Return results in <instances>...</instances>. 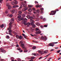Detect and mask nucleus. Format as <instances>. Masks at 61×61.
Listing matches in <instances>:
<instances>
[{
  "instance_id": "nucleus-14",
  "label": "nucleus",
  "mask_w": 61,
  "mask_h": 61,
  "mask_svg": "<svg viewBox=\"0 0 61 61\" xmlns=\"http://www.w3.org/2000/svg\"><path fill=\"white\" fill-rule=\"evenodd\" d=\"M32 55H34V56H37V55H38V54H36L35 53H33Z\"/></svg>"
},
{
  "instance_id": "nucleus-8",
  "label": "nucleus",
  "mask_w": 61,
  "mask_h": 61,
  "mask_svg": "<svg viewBox=\"0 0 61 61\" xmlns=\"http://www.w3.org/2000/svg\"><path fill=\"white\" fill-rule=\"evenodd\" d=\"M28 7H26L24 9H23L22 10V11L23 12H24V11H25V10H27L28 9Z\"/></svg>"
},
{
  "instance_id": "nucleus-33",
  "label": "nucleus",
  "mask_w": 61,
  "mask_h": 61,
  "mask_svg": "<svg viewBox=\"0 0 61 61\" xmlns=\"http://www.w3.org/2000/svg\"><path fill=\"white\" fill-rule=\"evenodd\" d=\"M16 7V5H15L13 6V8H15Z\"/></svg>"
},
{
  "instance_id": "nucleus-23",
  "label": "nucleus",
  "mask_w": 61,
  "mask_h": 61,
  "mask_svg": "<svg viewBox=\"0 0 61 61\" xmlns=\"http://www.w3.org/2000/svg\"><path fill=\"white\" fill-rule=\"evenodd\" d=\"M11 8V6L10 5L8 7V9H10Z\"/></svg>"
},
{
  "instance_id": "nucleus-5",
  "label": "nucleus",
  "mask_w": 61,
  "mask_h": 61,
  "mask_svg": "<svg viewBox=\"0 0 61 61\" xmlns=\"http://www.w3.org/2000/svg\"><path fill=\"white\" fill-rule=\"evenodd\" d=\"M30 25H32L34 24V23H35V21L33 20H31L30 21Z\"/></svg>"
},
{
  "instance_id": "nucleus-1",
  "label": "nucleus",
  "mask_w": 61,
  "mask_h": 61,
  "mask_svg": "<svg viewBox=\"0 0 61 61\" xmlns=\"http://www.w3.org/2000/svg\"><path fill=\"white\" fill-rule=\"evenodd\" d=\"M14 20H15V19L13 18H12L11 19V21H10V23L9 24V26H10V27H12V26H13V25H12V24L14 22Z\"/></svg>"
},
{
  "instance_id": "nucleus-35",
  "label": "nucleus",
  "mask_w": 61,
  "mask_h": 61,
  "mask_svg": "<svg viewBox=\"0 0 61 61\" xmlns=\"http://www.w3.org/2000/svg\"><path fill=\"white\" fill-rule=\"evenodd\" d=\"M47 25H45L44 26V27H46L47 26Z\"/></svg>"
},
{
  "instance_id": "nucleus-38",
  "label": "nucleus",
  "mask_w": 61,
  "mask_h": 61,
  "mask_svg": "<svg viewBox=\"0 0 61 61\" xmlns=\"http://www.w3.org/2000/svg\"><path fill=\"white\" fill-rule=\"evenodd\" d=\"M40 10H41V11H43V10H44V9L43 8H40Z\"/></svg>"
},
{
  "instance_id": "nucleus-26",
  "label": "nucleus",
  "mask_w": 61,
  "mask_h": 61,
  "mask_svg": "<svg viewBox=\"0 0 61 61\" xmlns=\"http://www.w3.org/2000/svg\"><path fill=\"white\" fill-rule=\"evenodd\" d=\"M13 14H11L10 15L9 17H12L13 16Z\"/></svg>"
},
{
  "instance_id": "nucleus-3",
  "label": "nucleus",
  "mask_w": 61,
  "mask_h": 61,
  "mask_svg": "<svg viewBox=\"0 0 61 61\" xmlns=\"http://www.w3.org/2000/svg\"><path fill=\"white\" fill-rule=\"evenodd\" d=\"M51 13L50 14V15H54L56 14V10H55L54 11H52L51 12ZM53 12V13L52 12Z\"/></svg>"
},
{
  "instance_id": "nucleus-49",
  "label": "nucleus",
  "mask_w": 61,
  "mask_h": 61,
  "mask_svg": "<svg viewBox=\"0 0 61 61\" xmlns=\"http://www.w3.org/2000/svg\"><path fill=\"white\" fill-rule=\"evenodd\" d=\"M11 59H12L11 61H14V60H13L12 59H14V58L12 57L11 58Z\"/></svg>"
},
{
  "instance_id": "nucleus-37",
  "label": "nucleus",
  "mask_w": 61,
  "mask_h": 61,
  "mask_svg": "<svg viewBox=\"0 0 61 61\" xmlns=\"http://www.w3.org/2000/svg\"><path fill=\"white\" fill-rule=\"evenodd\" d=\"M22 16L23 17H25V15L24 14H23L22 15Z\"/></svg>"
},
{
  "instance_id": "nucleus-43",
  "label": "nucleus",
  "mask_w": 61,
  "mask_h": 61,
  "mask_svg": "<svg viewBox=\"0 0 61 61\" xmlns=\"http://www.w3.org/2000/svg\"><path fill=\"white\" fill-rule=\"evenodd\" d=\"M9 35H10L11 36H13V35L12 34V33H9Z\"/></svg>"
},
{
  "instance_id": "nucleus-36",
  "label": "nucleus",
  "mask_w": 61,
  "mask_h": 61,
  "mask_svg": "<svg viewBox=\"0 0 61 61\" xmlns=\"http://www.w3.org/2000/svg\"><path fill=\"white\" fill-rule=\"evenodd\" d=\"M35 58V57H32L31 58V59H34Z\"/></svg>"
},
{
  "instance_id": "nucleus-19",
  "label": "nucleus",
  "mask_w": 61,
  "mask_h": 61,
  "mask_svg": "<svg viewBox=\"0 0 61 61\" xmlns=\"http://www.w3.org/2000/svg\"><path fill=\"white\" fill-rule=\"evenodd\" d=\"M27 26H29V25H30V23L29 22L28 23H27Z\"/></svg>"
},
{
  "instance_id": "nucleus-60",
  "label": "nucleus",
  "mask_w": 61,
  "mask_h": 61,
  "mask_svg": "<svg viewBox=\"0 0 61 61\" xmlns=\"http://www.w3.org/2000/svg\"><path fill=\"white\" fill-rule=\"evenodd\" d=\"M8 11H6L5 12V14H7V13H8Z\"/></svg>"
},
{
  "instance_id": "nucleus-46",
  "label": "nucleus",
  "mask_w": 61,
  "mask_h": 61,
  "mask_svg": "<svg viewBox=\"0 0 61 61\" xmlns=\"http://www.w3.org/2000/svg\"><path fill=\"white\" fill-rule=\"evenodd\" d=\"M26 36H26L25 35L24 36V38L25 39L26 38Z\"/></svg>"
},
{
  "instance_id": "nucleus-9",
  "label": "nucleus",
  "mask_w": 61,
  "mask_h": 61,
  "mask_svg": "<svg viewBox=\"0 0 61 61\" xmlns=\"http://www.w3.org/2000/svg\"><path fill=\"white\" fill-rule=\"evenodd\" d=\"M20 46H22L23 49H24V50H25V49H26V48H25V47L24 46V44H21Z\"/></svg>"
},
{
  "instance_id": "nucleus-42",
  "label": "nucleus",
  "mask_w": 61,
  "mask_h": 61,
  "mask_svg": "<svg viewBox=\"0 0 61 61\" xmlns=\"http://www.w3.org/2000/svg\"><path fill=\"white\" fill-rule=\"evenodd\" d=\"M44 37L43 36H42L41 37V39H42V40H44Z\"/></svg>"
},
{
  "instance_id": "nucleus-20",
  "label": "nucleus",
  "mask_w": 61,
  "mask_h": 61,
  "mask_svg": "<svg viewBox=\"0 0 61 61\" xmlns=\"http://www.w3.org/2000/svg\"><path fill=\"white\" fill-rule=\"evenodd\" d=\"M32 9H29L28 10V11L29 12H31L32 11Z\"/></svg>"
},
{
  "instance_id": "nucleus-61",
  "label": "nucleus",
  "mask_w": 61,
  "mask_h": 61,
  "mask_svg": "<svg viewBox=\"0 0 61 61\" xmlns=\"http://www.w3.org/2000/svg\"><path fill=\"white\" fill-rule=\"evenodd\" d=\"M40 18V19H43V17L41 16V17Z\"/></svg>"
},
{
  "instance_id": "nucleus-55",
  "label": "nucleus",
  "mask_w": 61,
  "mask_h": 61,
  "mask_svg": "<svg viewBox=\"0 0 61 61\" xmlns=\"http://www.w3.org/2000/svg\"><path fill=\"white\" fill-rule=\"evenodd\" d=\"M36 25H37L38 26V22L36 23Z\"/></svg>"
},
{
  "instance_id": "nucleus-34",
  "label": "nucleus",
  "mask_w": 61,
  "mask_h": 61,
  "mask_svg": "<svg viewBox=\"0 0 61 61\" xmlns=\"http://www.w3.org/2000/svg\"><path fill=\"white\" fill-rule=\"evenodd\" d=\"M12 4V5H15V2H12L11 3Z\"/></svg>"
},
{
  "instance_id": "nucleus-16",
  "label": "nucleus",
  "mask_w": 61,
  "mask_h": 61,
  "mask_svg": "<svg viewBox=\"0 0 61 61\" xmlns=\"http://www.w3.org/2000/svg\"><path fill=\"white\" fill-rule=\"evenodd\" d=\"M15 12V10L14 9L11 12V13L12 14H14V13Z\"/></svg>"
},
{
  "instance_id": "nucleus-15",
  "label": "nucleus",
  "mask_w": 61,
  "mask_h": 61,
  "mask_svg": "<svg viewBox=\"0 0 61 61\" xmlns=\"http://www.w3.org/2000/svg\"><path fill=\"white\" fill-rule=\"evenodd\" d=\"M27 21V19L26 18H25L24 19V22H26Z\"/></svg>"
},
{
  "instance_id": "nucleus-40",
  "label": "nucleus",
  "mask_w": 61,
  "mask_h": 61,
  "mask_svg": "<svg viewBox=\"0 0 61 61\" xmlns=\"http://www.w3.org/2000/svg\"><path fill=\"white\" fill-rule=\"evenodd\" d=\"M47 53V51H44V53L45 54H46V53Z\"/></svg>"
},
{
  "instance_id": "nucleus-4",
  "label": "nucleus",
  "mask_w": 61,
  "mask_h": 61,
  "mask_svg": "<svg viewBox=\"0 0 61 61\" xmlns=\"http://www.w3.org/2000/svg\"><path fill=\"white\" fill-rule=\"evenodd\" d=\"M27 17L28 19H30V20H32V19H34V18H33V17H32V16H30L29 15H28L27 16Z\"/></svg>"
},
{
  "instance_id": "nucleus-25",
  "label": "nucleus",
  "mask_w": 61,
  "mask_h": 61,
  "mask_svg": "<svg viewBox=\"0 0 61 61\" xmlns=\"http://www.w3.org/2000/svg\"><path fill=\"white\" fill-rule=\"evenodd\" d=\"M46 39H47V38L46 37H45L43 39V40H46Z\"/></svg>"
},
{
  "instance_id": "nucleus-63",
  "label": "nucleus",
  "mask_w": 61,
  "mask_h": 61,
  "mask_svg": "<svg viewBox=\"0 0 61 61\" xmlns=\"http://www.w3.org/2000/svg\"><path fill=\"white\" fill-rule=\"evenodd\" d=\"M43 21H45V20H46V19L44 18L43 19Z\"/></svg>"
},
{
  "instance_id": "nucleus-13",
  "label": "nucleus",
  "mask_w": 61,
  "mask_h": 61,
  "mask_svg": "<svg viewBox=\"0 0 61 61\" xmlns=\"http://www.w3.org/2000/svg\"><path fill=\"white\" fill-rule=\"evenodd\" d=\"M32 25V26L33 28H35L36 27V25L35 24H34Z\"/></svg>"
},
{
  "instance_id": "nucleus-28",
  "label": "nucleus",
  "mask_w": 61,
  "mask_h": 61,
  "mask_svg": "<svg viewBox=\"0 0 61 61\" xmlns=\"http://www.w3.org/2000/svg\"><path fill=\"white\" fill-rule=\"evenodd\" d=\"M28 7L29 8H31L32 7V6H31V5H28Z\"/></svg>"
},
{
  "instance_id": "nucleus-31",
  "label": "nucleus",
  "mask_w": 61,
  "mask_h": 61,
  "mask_svg": "<svg viewBox=\"0 0 61 61\" xmlns=\"http://www.w3.org/2000/svg\"><path fill=\"white\" fill-rule=\"evenodd\" d=\"M18 13L19 14H22V11H20L18 12Z\"/></svg>"
},
{
  "instance_id": "nucleus-12",
  "label": "nucleus",
  "mask_w": 61,
  "mask_h": 61,
  "mask_svg": "<svg viewBox=\"0 0 61 61\" xmlns=\"http://www.w3.org/2000/svg\"><path fill=\"white\" fill-rule=\"evenodd\" d=\"M38 52L39 53H41V55H43V51H42L40 50L38 51Z\"/></svg>"
},
{
  "instance_id": "nucleus-57",
  "label": "nucleus",
  "mask_w": 61,
  "mask_h": 61,
  "mask_svg": "<svg viewBox=\"0 0 61 61\" xmlns=\"http://www.w3.org/2000/svg\"><path fill=\"white\" fill-rule=\"evenodd\" d=\"M20 52H23V50H21L20 51Z\"/></svg>"
},
{
  "instance_id": "nucleus-56",
  "label": "nucleus",
  "mask_w": 61,
  "mask_h": 61,
  "mask_svg": "<svg viewBox=\"0 0 61 61\" xmlns=\"http://www.w3.org/2000/svg\"><path fill=\"white\" fill-rule=\"evenodd\" d=\"M25 23H26V22H24V25H26L27 24Z\"/></svg>"
},
{
  "instance_id": "nucleus-50",
  "label": "nucleus",
  "mask_w": 61,
  "mask_h": 61,
  "mask_svg": "<svg viewBox=\"0 0 61 61\" xmlns=\"http://www.w3.org/2000/svg\"><path fill=\"white\" fill-rule=\"evenodd\" d=\"M35 8H33L32 9V10H33V11H35Z\"/></svg>"
},
{
  "instance_id": "nucleus-39",
  "label": "nucleus",
  "mask_w": 61,
  "mask_h": 61,
  "mask_svg": "<svg viewBox=\"0 0 61 61\" xmlns=\"http://www.w3.org/2000/svg\"><path fill=\"white\" fill-rule=\"evenodd\" d=\"M42 5H39L38 6V7H39V8H41V7H42Z\"/></svg>"
},
{
  "instance_id": "nucleus-21",
  "label": "nucleus",
  "mask_w": 61,
  "mask_h": 61,
  "mask_svg": "<svg viewBox=\"0 0 61 61\" xmlns=\"http://www.w3.org/2000/svg\"><path fill=\"white\" fill-rule=\"evenodd\" d=\"M41 31L39 29H38V34H41Z\"/></svg>"
},
{
  "instance_id": "nucleus-51",
  "label": "nucleus",
  "mask_w": 61,
  "mask_h": 61,
  "mask_svg": "<svg viewBox=\"0 0 61 61\" xmlns=\"http://www.w3.org/2000/svg\"><path fill=\"white\" fill-rule=\"evenodd\" d=\"M18 61H21V60L19 58L18 59Z\"/></svg>"
},
{
  "instance_id": "nucleus-30",
  "label": "nucleus",
  "mask_w": 61,
  "mask_h": 61,
  "mask_svg": "<svg viewBox=\"0 0 61 61\" xmlns=\"http://www.w3.org/2000/svg\"><path fill=\"white\" fill-rule=\"evenodd\" d=\"M32 41L33 42H34V43H38V41Z\"/></svg>"
},
{
  "instance_id": "nucleus-52",
  "label": "nucleus",
  "mask_w": 61,
  "mask_h": 61,
  "mask_svg": "<svg viewBox=\"0 0 61 61\" xmlns=\"http://www.w3.org/2000/svg\"><path fill=\"white\" fill-rule=\"evenodd\" d=\"M35 3L36 4H38V2H37L36 1H35Z\"/></svg>"
},
{
  "instance_id": "nucleus-54",
  "label": "nucleus",
  "mask_w": 61,
  "mask_h": 61,
  "mask_svg": "<svg viewBox=\"0 0 61 61\" xmlns=\"http://www.w3.org/2000/svg\"><path fill=\"white\" fill-rule=\"evenodd\" d=\"M23 4H24V3H23V2H21V5H23Z\"/></svg>"
},
{
  "instance_id": "nucleus-45",
  "label": "nucleus",
  "mask_w": 61,
  "mask_h": 61,
  "mask_svg": "<svg viewBox=\"0 0 61 61\" xmlns=\"http://www.w3.org/2000/svg\"><path fill=\"white\" fill-rule=\"evenodd\" d=\"M36 8H38V4L36 5Z\"/></svg>"
},
{
  "instance_id": "nucleus-10",
  "label": "nucleus",
  "mask_w": 61,
  "mask_h": 61,
  "mask_svg": "<svg viewBox=\"0 0 61 61\" xmlns=\"http://www.w3.org/2000/svg\"><path fill=\"white\" fill-rule=\"evenodd\" d=\"M36 35H38V28H36Z\"/></svg>"
},
{
  "instance_id": "nucleus-2",
  "label": "nucleus",
  "mask_w": 61,
  "mask_h": 61,
  "mask_svg": "<svg viewBox=\"0 0 61 61\" xmlns=\"http://www.w3.org/2000/svg\"><path fill=\"white\" fill-rule=\"evenodd\" d=\"M57 42H52V43H50L49 44V46H52V47H53L54 46V44H57Z\"/></svg>"
},
{
  "instance_id": "nucleus-58",
  "label": "nucleus",
  "mask_w": 61,
  "mask_h": 61,
  "mask_svg": "<svg viewBox=\"0 0 61 61\" xmlns=\"http://www.w3.org/2000/svg\"><path fill=\"white\" fill-rule=\"evenodd\" d=\"M40 26H41V28H43V27H44L43 26H42V25L41 26V25H40Z\"/></svg>"
},
{
  "instance_id": "nucleus-47",
  "label": "nucleus",
  "mask_w": 61,
  "mask_h": 61,
  "mask_svg": "<svg viewBox=\"0 0 61 61\" xmlns=\"http://www.w3.org/2000/svg\"><path fill=\"white\" fill-rule=\"evenodd\" d=\"M24 19V18H23V17H22V18H21V20H24V19Z\"/></svg>"
},
{
  "instance_id": "nucleus-7",
  "label": "nucleus",
  "mask_w": 61,
  "mask_h": 61,
  "mask_svg": "<svg viewBox=\"0 0 61 61\" xmlns=\"http://www.w3.org/2000/svg\"><path fill=\"white\" fill-rule=\"evenodd\" d=\"M9 26V27L7 28V30H9V33H11L12 32V30H11V27H10Z\"/></svg>"
},
{
  "instance_id": "nucleus-32",
  "label": "nucleus",
  "mask_w": 61,
  "mask_h": 61,
  "mask_svg": "<svg viewBox=\"0 0 61 61\" xmlns=\"http://www.w3.org/2000/svg\"><path fill=\"white\" fill-rule=\"evenodd\" d=\"M6 38L7 39H9V36H7L6 37Z\"/></svg>"
},
{
  "instance_id": "nucleus-27",
  "label": "nucleus",
  "mask_w": 61,
  "mask_h": 61,
  "mask_svg": "<svg viewBox=\"0 0 61 61\" xmlns=\"http://www.w3.org/2000/svg\"><path fill=\"white\" fill-rule=\"evenodd\" d=\"M36 48V46H34L32 47V49H35Z\"/></svg>"
},
{
  "instance_id": "nucleus-64",
  "label": "nucleus",
  "mask_w": 61,
  "mask_h": 61,
  "mask_svg": "<svg viewBox=\"0 0 61 61\" xmlns=\"http://www.w3.org/2000/svg\"><path fill=\"white\" fill-rule=\"evenodd\" d=\"M61 58V57H60V58H59L58 59V60H60V59Z\"/></svg>"
},
{
  "instance_id": "nucleus-18",
  "label": "nucleus",
  "mask_w": 61,
  "mask_h": 61,
  "mask_svg": "<svg viewBox=\"0 0 61 61\" xmlns=\"http://www.w3.org/2000/svg\"><path fill=\"white\" fill-rule=\"evenodd\" d=\"M0 26V27L1 28H3L4 27V24H2V25H1Z\"/></svg>"
},
{
  "instance_id": "nucleus-11",
  "label": "nucleus",
  "mask_w": 61,
  "mask_h": 61,
  "mask_svg": "<svg viewBox=\"0 0 61 61\" xmlns=\"http://www.w3.org/2000/svg\"><path fill=\"white\" fill-rule=\"evenodd\" d=\"M21 17L20 16H18V18H19L18 19V20L19 21H21V18H20Z\"/></svg>"
},
{
  "instance_id": "nucleus-41",
  "label": "nucleus",
  "mask_w": 61,
  "mask_h": 61,
  "mask_svg": "<svg viewBox=\"0 0 61 61\" xmlns=\"http://www.w3.org/2000/svg\"><path fill=\"white\" fill-rule=\"evenodd\" d=\"M17 49L18 50H21V48L19 47Z\"/></svg>"
},
{
  "instance_id": "nucleus-62",
  "label": "nucleus",
  "mask_w": 61,
  "mask_h": 61,
  "mask_svg": "<svg viewBox=\"0 0 61 61\" xmlns=\"http://www.w3.org/2000/svg\"><path fill=\"white\" fill-rule=\"evenodd\" d=\"M3 0H0V3H2V2Z\"/></svg>"
},
{
  "instance_id": "nucleus-44",
  "label": "nucleus",
  "mask_w": 61,
  "mask_h": 61,
  "mask_svg": "<svg viewBox=\"0 0 61 61\" xmlns=\"http://www.w3.org/2000/svg\"><path fill=\"white\" fill-rule=\"evenodd\" d=\"M24 52H27V50H24Z\"/></svg>"
},
{
  "instance_id": "nucleus-24",
  "label": "nucleus",
  "mask_w": 61,
  "mask_h": 61,
  "mask_svg": "<svg viewBox=\"0 0 61 61\" xmlns=\"http://www.w3.org/2000/svg\"><path fill=\"white\" fill-rule=\"evenodd\" d=\"M16 37H17V38H18V39H19V38H19V35H16Z\"/></svg>"
},
{
  "instance_id": "nucleus-53",
  "label": "nucleus",
  "mask_w": 61,
  "mask_h": 61,
  "mask_svg": "<svg viewBox=\"0 0 61 61\" xmlns=\"http://www.w3.org/2000/svg\"><path fill=\"white\" fill-rule=\"evenodd\" d=\"M60 51V50H59V51H57V52L58 53H59Z\"/></svg>"
},
{
  "instance_id": "nucleus-6",
  "label": "nucleus",
  "mask_w": 61,
  "mask_h": 61,
  "mask_svg": "<svg viewBox=\"0 0 61 61\" xmlns=\"http://www.w3.org/2000/svg\"><path fill=\"white\" fill-rule=\"evenodd\" d=\"M0 50L1 51L0 52H2V53H5V51L4 50V48H1L0 49Z\"/></svg>"
},
{
  "instance_id": "nucleus-59",
  "label": "nucleus",
  "mask_w": 61,
  "mask_h": 61,
  "mask_svg": "<svg viewBox=\"0 0 61 61\" xmlns=\"http://www.w3.org/2000/svg\"><path fill=\"white\" fill-rule=\"evenodd\" d=\"M36 21H38V19L37 18L36 19Z\"/></svg>"
},
{
  "instance_id": "nucleus-22",
  "label": "nucleus",
  "mask_w": 61,
  "mask_h": 61,
  "mask_svg": "<svg viewBox=\"0 0 61 61\" xmlns=\"http://www.w3.org/2000/svg\"><path fill=\"white\" fill-rule=\"evenodd\" d=\"M23 6L24 7H25H25H26V5L25 4H24L23 5Z\"/></svg>"
},
{
  "instance_id": "nucleus-29",
  "label": "nucleus",
  "mask_w": 61,
  "mask_h": 61,
  "mask_svg": "<svg viewBox=\"0 0 61 61\" xmlns=\"http://www.w3.org/2000/svg\"><path fill=\"white\" fill-rule=\"evenodd\" d=\"M14 3H15V4L16 5V4L18 3V2H17V1H15Z\"/></svg>"
},
{
  "instance_id": "nucleus-48",
  "label": "nucleus",
  "mask_w": 61,
  "mask_h": 61,
  "mask_svg": "<svg viewBox=\"0 0 61 61\" xmlns=\"http://www.w3.org/2000/svg\"><path fill=\"white\" fill-rule=\"evenodd\" d=\"M22 6H21L19 8V10H20L21 8H22Z\"/></svg>"
},
{
  "instance_id": "nucleus-17",
  "label": "nucleus",
  "mask_w": 61,
  "mask_h": 61,
  "mask_svg": "<svg viewBox=\"0 0 61 61\" xmlns=\"http://www.w3.org/2000/svg\"><path fill=\"white\" fill-rule=\"evenodd\" d=\"M23 38V37L21 36L20 35V36L19 37V38L20 39H22Z\"/></svg>"
}]
</instances>
